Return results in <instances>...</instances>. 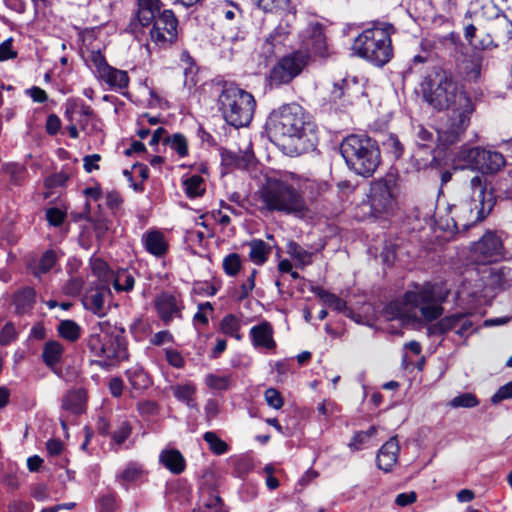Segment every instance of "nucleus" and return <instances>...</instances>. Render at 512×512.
Listing matches in <instances>:
<instances>
[{"label": "nucleus", "instance_id": "obj_1", "mask_svg": "<svg viewBox=\"0 0 512 512\" xmlns=\"http://www.w3.org/2000/svg\"><path fill=\"white\" fill-rule=\"evenodd\" d=\"M268 138L285 155L294 157L316 150L319 129L299 104H283L273 109L265 122Z\"/></svg>", "mask_w": 512, "mask_h": 512}, {"label": "nucleus", "instance_id": "obj_2", "mask_svg": "<svg viewBox=\"0 0 512 512\" xmlns=\"http://www.w3.org/2000/svg\"><path fill=\"white\" fill-rule=\"evenodd\" d=\"M424 100L435 110L474 112L473 101L462 85L456 82L451 72L436 68L421 83Z\"/></svg>", "mask_w": 512, "mask_h": 512}, {"label": "nucleus", "instance_id": "obj_3", "mask_svg": "<svg viewBox=\"0 0 512 512\" xmlns=\"http://www.w3.org/2000/svg\"><path fill=\"white\" fill-rule=\"evenodd\" d=\"M86 346L93 356L99 358L95 363L103 369L117 367L129 359L126 330L117 323L98 322L91 328Z\"/></svg>", "mask_w": 512, "mask_h": 512}, {"label": "nucleus", "instance_id": "obj_4", "mask_svg": "<svg viewBox=\"0 0 512 512\" xmlns=\"http://www.w3.org/2000/svg\"><path fill=\"white\" fill-rule=\"evenodd\" d=\"M397 33V28L389 22L376 20L364 29L354 40L353 53L372 64L382 68L394 56L391 36Z\"/></svg>", "mask_w": 512, "mask_h": 512}, {"label": "nucleus", "instance_id": "obj_5", "mask_svg": "<svg viewBox=\"0 0 512 512\" xmlns=\"http://www.w3.org/2000/svg\"><path fill=\"white\" fill-rule=\"evenodd\" d=\"M339 151L347 168L363 178L372 177L381 164L379 142L367 133L347 135L342 139Z\"/></svg>", "mask_w": 512, "mask_h": 512}, {"label": "nucleus", "instance_id": "obj_6", "mask_svg": "<svg viewBox=\"0 0 512 512\" xmlns=\"http://www.w3.org/2000/svg\"><path fill=\"white\" fill-rule=\"evenodd\" d=\"M259 193L261 202L270 212L298 216L308 211V206L299 187L287 178L266 177Z\"/></svg>", "mask_w": 512, "mask_h": 512}, {"label": "nucleus", "instance_id": "obj_7", "mask_svg": "<svg viewBox=\"0 0 512 512\" xmlns=\"http://www.w3.org/2000/svg\"><path fill=\"white\" fill-rule=\"evenodd\" d=\"M216 85L221 87L217 107L225 122L234 128L247 127L256 108V100L252 93L231 81L221 80Z\"/></svg>", "mask_w": 512, "mask_h": 512}, {"label": "nucleus", "instance_id": "obj_8", "mask_svg": "<svg viewBox=\"0 0 512 512\" xmlns=\"http://www.w3.org/2000/svg\"><path fill=\"white\" fill-rule=\"evenodd\" d=\"M396 186L397 174L391 171L371 182L368 194L371 217L381 219L392 214L397 204Z\"/></svg>", "mask_w": 512, "mask_h": 512}, {"label": "nucleus", "instance_id": "obj_9", "mask_svg": "<svg viewBox=\"0 0 512 512\" xmlns=\"http://www.w3.org/2000/svg\"><path fill=\"white\" fill-rule=\"evenodd\" d=\"M309 51L295 49L278 59L268 73L271 86L280 87L291 83L310 63Z\"/></svg>", "mask_w": 512, "mask_h": 512}, {"label": "nucleus", "instance_id": "obj_10", "mask_svg": "<svg viewBox=\"0 0 512 512\" xmlns=\"http://www.w3.org/2000/svg\"><path fill=\"white\" fill-rule=\"evenodd\" d=\"M85 65L92 71L95 78L100 83L106 84L110 90L120 91L129 85L128 73L109 65L100 49L91 51L89 59L85 60Z\"/></svg>", "mask_w": 512, "mask_h": 512}, {"label": "nucleus", "instance_id": "obj_11", "mask_svg": "<svg viewBox=\"0 0 512 512\" xmlns=\"http://www.w3.org/2000/svg\"><path fill=\"white\" fill-rule=\"evenodd\" d=\"M179 21L171 9H163L155 15L151 23L149 36L160 49L171 48L178 40Z\"/></svg>", "mask_w": 512, "mask_h": 512}, {"label": "nucleus", "instance_id": "obj_12", "mask_svg": "<svg viewBox=\"0 0 512 512\" xmlns=\"http://www.w3.org/2000/svg\"><path fill=\"white\" fill-rule=\"evenodd\" d=\"M473 112L465 109L451 111L447 119L437 128L438 146L448 149L450 146L462 141L470 125Z\"/></svg>", "mask_w": 512, "mask_h": 512}, {"label": "nucleus", "instance_id": "obj_13", "mask_svg": "<svg viewBox=\"0 0 512 512\" xmlns=\"http://www.w3.org/2000/svg\"><path fill=\"white\" fill-rule=\"evenodd\" d=\"M470 185L471 199L474 203V206L470 207V211L472 212L474 209L477 211L475 222H480L489 215L495 205L493 189H487L486 179L482 174L474 176L470 180Z\"/></svg>", "mask_w": 512, "mask_h": 512}, {"label": "nucleus", "instance_id": "obj_14", "mask_svg": "<svg viewBox=\"0 0 512 512\" xmlns=\"http://www.w3.org/2000/svg\"><path fill=\"white\" fill-rule=\"evenodd\" d=\"M476 261L481 264H489L505 259L504 246L501 238L492 231H487L477 242L472 245Z\"/></svg>", "mask_w": 512, "mask_h": 512}, {"label": "nucleus", "instance_id": "obj_15", "mask_svg": "<svg viewBox=\"0 0 512 512\" xmlns=\"http://www.w3.org/2000/svg\"><path fill=\"white\" fill-rule=\"evenodd\" d=\"M473 322L468 314L455 313L447 315L427 328V335L443 336L450 331H454L459 337H467L471 332Z\"/></svg>", "mask_w": 512, "mask_h": 512}, {"label": "nucleus", "instance_id": "obj_16", "mask_svg": "<svg viewBox=\"0 0 512 512\" xmlns=\"http://www.w3.org/2000/svg\"><path fill=\"white\" fill-rule=\"evenodd\" d=\"M153 303L157 316L165 325L175 318L182 319L184 303L180 294L162 291L156 295Z\"/></svg>", "mask_w": 512, "mask_h": 512}, {"label": "nucleus", "instance_id": "obj_17", "mask_svg": "<svg viewBox=\"0 0 512 512\" xmlns=\"http://www.w3.org/2000/svg\"><path fill=\"white\" fill-rule=\"evenodd\" d=\"M300 49L309 51L312 55L326 58L328 56V45L325 34V25L321 22H310L303 31V38Z\"/></svg>", "mask_w": 512, "mask_h": 512}, {"label": "nucleus", "instance_id": "obj_18", "mask_svg": "<svg viewBox=\"0 0 512 512\" xmlns=\"http://www.w3.org/2000/svg\"><path fill=\"white\" fill-rule=\"evenodd\" d=\"M136 5L128 25V30L132 33H136L139 28L149 27L163 6L160 0H136Z\"/></svg>", "mask_w": 512, "mask_h": 512}, {"label": "nucleus", "instance_id": "obj_19", "mask_svg": "<svg viewBox=\"0 0 512 512\" xmlns=\"http://www.w3.org/2000/svg\"><path fill=\"white\" fill-rule=\"evenodd\" d=\"M438 288L437 284L425 282L421 286H417L415 291H406L404 293V301L407 305L412 307H419L420 305L441 303L445 300V295L436 293Z\"/></svg>", "mask_w": 512, "mask_h": 512}, {"label": "nucleus", "instance_id": "obj_20", "mask_svg": "<svg viewBox=\"0 0 512 512\" xmlns=\"http://www.w3.org/2000/svg\"><path fill=\"white\" fill-rule=\"evenodd\" d=\"M485 150V148L480 146L470 147L463 145L453 159L454 168L478 171L481 161L484 160Z\"/></svg>", "mask_w": 512, "mask_h": 512}, {"label": "nucleus", "instance_id": "obj_21", "mask_svg": "<svg viewBox=\"0 0 512 512\" xmlns=\"http://www.w3.org/2000/svg\"><path fill=\"white\" fill-rule=\"evenodd\" d=\"M107 295H111L108 285L105 283L98 284L95 287H90L86 290L82 299V304L86 310L102 317L106 314L104 302Z\"/></svg>", "mask_w": 512, "mask_h": 512}, {"label": "nucleus", "instance_id": "obj_22", "mask_svg": "<svg viewBox=\"0 0 512 512\" xmlns=\"http://www.w3.org/2000/svg\"><path fill=\"white\" fill-rule=\"evenodd\" d=\"M376 126L377 123H374L372 129L378 132L379 138L376 140L379 142V147H382L385 156L393 162L400 160L404 155L405 146L399 136L396 133L381 131Z\"/></svg>", "mask_w": 512, "mask_h": 512}, {"label": "nucleus", "instance_id": "obj_23", "mask_svg": "<svg viewBox=\"0 0 512 512\" xmlns=\"http://www.w3.org/2000/svg\"><path fill=\"white\" fill-rule=\"evenodd\" d=\"M65 348L57 340H49L44 344L41 359L45 366L58 377L63 376L62 368L59 365L63 361Z\"/></svg>", "mask_w": 512, "mask_h": 512}, {"label": "nucleus", "instance_id": "obj_24", "mask_svg": "<svg viewBox=\"0 0 512 512\" xmlns=\"http://www.w3.org/2000/svg\"><path fill=\"white\" fill-rule=\"evenodd\" d=\"M358 90V81L355 77L343 78L333 83L330 99L334 103H340L341 105L351 104L354 98L357 97Z\"/></svg>", "mask_w": 512, "mask_h": 512}, {"label": "nucleus", "instance_id": "obj_25", "mask_svg": "<svg viewBox=\"0 0 512 512\" xmlns=\"http://www.w3.org/2000/svg\"><path fill=\"white\" fill-rule=\"evenodd\" d=\"M141 243L144 249L156 258L164 257L169 251V243L163 232L150 229L143 233Z\"/></svg>", "mask_w": 512, "mask_h": 512}, {"label": "nucleus", "instance_id": "obj_26", "mask_svg": "<svg viewBox=\"0 0 512 512\" xmlns=\"http://www.w3.org/2000/svg\"><path fill=\"white\" fill-rule=\"evenodd\" d=\"M291 34V26L286 20H281L279 24L268 34L263 44V50L269 56L275 55L278 50L284 46L286 40Z\"/></svg>", "mask_w": 512, "mask_h": 512}, {"label": "nucleus", "instance_id": "obj_27", "mask_svg": "<svg viewBox=\"0 0 512 512\" xmlns=\"http://www.w3.org/2000/svg\"><path fill=\"white\" fill-rule=\"evenodd\" d=\"M274 330L270 322L262 321L251 327L249 336L254 348H265L273 350L276 348V342L273 338Z\"/></svg>", "mask_w": 512, "mask_h": 512}, {"label": "nucleus", "instance_id": "obj_28", "mask_svg": "<svg viewBox=\"0 0 512 512\" xmlns=\"http://www.w3.org/2000/svg\"><path fill=\"white\" fill-rule=\"evenodd\" d=\"M482 60L480 52L462 54V59H457V69L465 80L477 82L481 76Z\"/></svg>", "mask_w": 512, "mask_h": 512}, {"label": "nucleus", "instance_id": "obj_29", "mask_svg": "<svg viewBox=\"0 0 512 512\" xmlns=\"http://www.w3.org/2000/svg\"><path fill=\"white\" fill-rule=\"evenodd\" d=\"M199 489L202 502L198 508L199 512H229L215 486L202 482Z\"/></svg>", "mask_w": 512, "mask_h": 512}, {"label": "nucleus", "instance_id": "obj_30", "mask_svg": "<svg viewBox=\"0 0 512 512\" xmlns=\"http://www.w3.org/2000/svg\"><path fill=\"white\" fill-rule=\"evenodd\" d=\"M399 445L396 437L390 438L378 450L376 455V465L378 469L384 472L392 471L398 460Z\"/></svg>", "mask_w": 512, "mask_h": 512}, {"label": "nucleus", "instance_id": "obj_31", "mask_svg": "<svg viewBox=\"0 0 512 512\" xmlns=\"http://www.w3.org/2000/svg\"><path fill=\"white\" fill-rule=\"evenodd\" d=\"M37 293L34 287L24 286L19 288L12 296V303L17 315L30 312L36 303Z\"/></svg>", "mask_w": 512, "mask_h": 512}, {"label": "nucleus", "instance_id": "obj_32", "mask_svg": "<svg viewBox=\"0 0 512 512\" xmlns=\"http://www.w3.org/2000/svg\"><path fill=\"white\" fill-rule=\"evenodd\" d=\"M159 463L174 475H179L186 469V460L176 448L163 449L159 454Z\"/></svg>", "mask_w": 512, "mask_h": 512}, {"label": "nucleus", "instance_id": "obj_33", "mask_svg": "<svg viewBox=\"0 0 512 512\" xmlns=\"http://www.w3.org/2000/svg\"><path fill=\"white\" fill-rule=\"evenodd\" d=\"M125 376L132 389L137 391L146 390L153 384L149 373L140 365H134L128 368L125 371Z\"/></svg>", "mask_w": 512, "mask_h": 512}, {"label": "nucleus", "instance_id": "obj_34", "mask_svg": "<svg viewBox=\"0 0 512 512\" xmlns=\"http://www.w3.org/2000/svg\"><path fill=\"white\" fill-rule=\"evenodd\" d=\"M435 144L438 145L437 136L435 137L431 130L425 128L424 126H420L416 135L417 152L416 155H414L412 158H418L417 155L422 152L429 153L431 156L434 155Z\"/></svg>", "mask_w": 512, "mask_h": 512}, {"label": "nucleus", "instance_id": "obj_35", "mask_svg": "<svg viewBox=\"0 0 512 512\" xmlns=\"http://www.w3.org/2000/svg\"><path fill=\"white\" fill-rule=\"evenodd\" d=\"M505 163V158L501 153L485 150L484 160L481 161L478 172L482 175L495 174L505 165Z\"/></svg>", "mask_w": 512, "mask_h": 512}, {"label": "nucleus", "instance_id": "obj_36", "mask_svg": "<svg viewBox=\"0 0 512 512\" xmlns=\"http://www.w3.org/2000/svg\"><path fill=\"white\" fill-rule=\"evenodd\" d=\"M298 187L303 197H307L311 203H314L318 201L331 186L326 181L306 180L301 187Z\"/></svg>", "mask_w": 512, "mask_h": 512}, {"label": "nucleus", "instance_id": "obj_37", "mask_svg": "<svg viewBox=\"0 0 512 512\" xmlns=\"http://www.w3.org/2000/svg\"><path fill=\"white\" fill-rule=\"evenodd\" d=\"M443 161L435 155H432L431 159L424 160L423 158L414 157V167L419 170H425L431 168L440 173L441 184H447L452 178V172L450 170H442Z\"/></svg>", "mask_w": 512, "mask_h": 512}, {"label": "nucleus", "instance_id": "obj_38", "mask_svg": "<svg viewBox=\"0 0 512 512\" xmlns=\"http://www.w3.org/2000/svg\"><path fill=\"white\" fill-rule=\"evenodd\" d=\"M221 165L228 170L245 169L248 166L246 156L241 152H233L224 147L219 148Z\"/></svg>", "mask_w": 512, "mask_h": 512}, {"label": "nucleus", "instance_id": "obj_39", "mask_svg": "<svg viewBox=\"0 0 512 512\" xmlns=\"http://www.w3.org/2000/svg\"><path fill=\"white\" fill-rule=\"evenodd\" d=\"M377 427L371 425L367 430L354 432L350 442L347 444L350 452L355 453L369 447L371 438L376 436Z\"/></svg>", "mask_w": 512, "mask_h": 512}, {"label": "nucleus", "instance_id": "obj_40", "mask_svg": "<svg viewBox=\"0 0 512 512\" xmlns=\"http://www.w3.org/2000/svg\"><path fill=\"white\" fill-rule=\"evenodd\" d=\"M250 247L249 258L256 265H263L268 260L269 245L262 239H252L247 243Z\"/></svg>", "mask_w": 512, "mask_h": 512}, {"label": "nucleus", "instance_id": "obj_41", "mask_svg": "<svg viewBox=\"0 0 512 512\" xmlns=\"http://www.w3.org/2000/svg\"><path fill=\"white\" fill-rule=\"evenodd\" d=\"M252 4L265 13L295 10L292 0H251Z\"/></svg>", "mask_w": 512, "mask_h": 512}, {"label": "nucleus", "instance_id": "obj_42", "mask_svg": "<svg viewBox=\"0 0 512 512\" xmlns=\"http://www.w3.org/2000/svg\"><path fill=\"white\" fill-rule=\"evenodd\" d=\"M182 186L185 195L189 199L201 197L206 191L204 179L200 175H192L190 177L183 178Z\"/></svg>", "mask_w": 512, "mask_h": 512}, {"label": "nucleus", "instance_id": "obj_43", "mask_svg": "<svg viewBox=\"0 0 512 512\" xmlns=\"http://www.w3.org/2000/svg\"><path fill=\"white\" fill-rule=\"evenodd\" d=\"M163 144L169 146L179 158H184L189 154L188 140L180 132L168 135L163 139Z\"/></svg>", "mask_w": 512, "mask_h": 512}, {"label": "nucleus", "instance_id": "obj_44", "mask_svg": "<svg viewBox=\"0 0 512 512\" xmlns=\"http://www.w3.org/2000/svg\"><path fill=\"white\" fill-rule=\"evenodd\" d=\"M510 273L511 269L505 266L491 269L489 274V281L491 286L500 290H504L510 287L512 282Z\"/></svg>", "mask_w": 512, "mask_h": 512}, {"label": "nucleus", "instance_id": "obj_45", "mask_svg": "<svg viewBox=\"0 0 512 512\" xmlns=\"http://www.w3.org/2000/svg\"><path fill=\"white\" fill-rule=\"evenodd\" d=\"M241 322L235 314L225 315L219 324L220 331L226 336L235 338L236 340L242 339V334L239 333Z\"/></svg>", "mask_w": 512, "mask_h": 512}, {"label": "nucleus", "instance_id": "obj_46", "mask_svg": "<svg viewBox=\"0 0 512 512\" xmlns=\"http://www.w3.org/2000/svg\"><path fill=\"white\" fill-rule=\"evenodd\" d=\"M232 475L243 479L255 468L254 460L250 455L244 454L233 459Z\"/></svg>", "mask_w": 512, "mask_h": 512}, {"label": "nucleus", "instance_id": "obj_47", "mask_svg": "<svg viewBox=\"0 0 512 512\" xmlns=\"http://www.w3.org/2000/svg\"><path fill=\"white\" fill-rule=\"evenodd\" d=\"M58 335L69 341L76 342L81 336V327L74 320H62L57 326Z\"/></svg>", "mask_w": 512, "mask_h": 512}, {"label": "nucleus", "instance_id": "obj_48", "mask_svg": "<svg viewBox=\"0 0 512 512\" xmlns=\"http://www.w3.org/2000/svg\"><path fill=\"white\" fill-rule=\"evenodd\" d=\"M143 474V466L137 462L130 461L121 472L117 473L116 478L123 482L132 483L139 480Z\"/></svg>", "mask_w": 512, "mask_h": 512}, {"label": "nucleus", "instance_id": "obj_49", "mask_svg": "<svg viewBox=\"0 0 512 512\" xmlns=\"http://www.w3.org/2000/svg\"><path fill=\"white\" fill-rule=\"evenodd\" d=\"M62 408L74 415H80L84 410L81 394L76 391L67 393L62 399Z\"/></svg>", "mask_w": 512, "mask_h": 512}, {"label": "nucleus", "instance_id": "obj_50", "mask_svg": "<svg viewBox=\"0 0 512 512\" xmlns=\"http://www.w3.org/2000/svg\"><path fill=\"white\" fill-rule=\"evenodd\" d=\"M3 170L9 176L10 185L22 186L25 183L27 170L24 166L16 163H9L4 165Z\"/></svg>", "mask_w": 512, "mask_h": 512}, {"label": "nucleus", "instance_id": "obj_51", "mask_svg": "<svg viewBox=\"0 0 512 512\" xmlns=\"http://www.w3.org/2000/svg\"><path fill=\"white\" fill-rule=\"evenodd\" d=\"M196 393V388L193 384H183V385H176L173 387V395L174 397L182 402L185 403L188 407H194L195 403L193 400V396Z\"/></svg>", "mask_w": 512, "mask_h": 512}, {"label": "nucleus", "instance_id": "obj_52", "mask_svg": "<svg viewBox=\"0 0 512 512\" xmlns=\"http://www.w3.org/2000/svg\"><path fill=\"white\" fill-rule=\"evenodd\" d=\"M203 439L215 455H223L229 451V445L213 431L205 432Z\"/></svg>", "mask_w": 512, "mask_h": 512}, {"label": "nucleus", "instance_id": "obj_53", "mask_svg": "<svg viewBox=\"0 0 512 512\" xmlns=\"http://www.w3.org/2000/svg\"><path fill=\"white\" fill-rule=\"evenodd\" d=\"M205 384L214 391H228L231 387V376L209 373L205 377Z\"/></svg>", "mask_w": 512, "mask_h": 512}, {"label": "nucleus", "instance_id": "obj_54", "mask_svg": "<svg viewBox=\"0 0 512 512\" xmlns=\"http://www.w3.org/2000/svg\"><path fill=\"white\" fill-rule=\"evenodd\" d=\"M57 256L54 250H46L39 259L38 265L33 272L34 276L40 277L41 274L48 273L55 265Z\"/></svg>", "mask_w": 512, "mask_h": 512}, {"label": "nucleus", "instance_id": "obj_55", "mask_svg": "<svg viewBox=\"0 0 512 512\" xmlns=\"http://www.w3.org/2000/svg\"><path fill=\"white\" fill-rule=\"evenodd\" d=\"M133 432V426L128 420H123L118 427L110 434L111 441L121 446L128 440Z\"/></svg>", "mask_w": 512, "mask_h": 512}, {"label": "nucleus", "instance_id": "obj_56", "mask_svg": "<svg viewBox=\"0 0 512 512\" xmlns=\"http://www.w3.org/2000/svg\"><path fill=\"white\" fill-rule=\"evenodd\" d=\"M287 252L293 259L299 261L302 266L311 263L312 253L305 250L295 241H290L288 243Z\"/></svg>", "mask_w": 512, "mask_h": 512}, {"label": "nucleus", "instance_id": "obj_57", "mask_svg": "<svg viewBox=\"0 0 512 512\" xmlns=\"http://www.w3.org/2000/svg\"><path fill=\"white\" fill-rule=\"evenodd\" d=\"M223 271L227 276L235 277L241 270L242 262L238 253L226 255L222 262Z\"/></svg>", "mask_w": 512, "mask_h": 512}, {"label": "nucleus", "instance_id": "obj_58", "mask_svg": "<svg viewBox=\"0 0 512 512\" xmlns=\"http://www.w3.org/2000/svg\"><path fill=\"white\" fill-rule=\"evenodd\" d=\"M256 274L257 270L253 269L247 280L242 283L239 288L234 289L232 297H234L238 302H242L248 298L250 292L254 289Z\"/></svg>", "mask_w": 512, "mask_h": 512}, {"label": "nucleus", "instance_id": "obj_59", "mask_svg": "<svg viewBox=\"0 0 512 512\" xmlns=\"http://www.w3.org/2000/svg\"><path fill=\"white\" fill-rule=\"evenodd\" d=\"M89 221L92 223L95 237L98 240H103L112 226V221L102 215L95 216L89 219Z\"/></svg>", "mask_w": 512, "mask_h": 512}, {"label": "nucleus", "instance_id": "obj_60", "mask_svg": "<svg viewBox=\"0 0 512 512\" xmlns=\"http://www.w3.org/2000/svg\"><path fill=\"white\" fill-rule=\"evenodd\" d=\"M449 405L453 408H474L479 405V400L475 394L465 392L455 396Z\"/></svg>", "mask_w": 512, "mask_h": 512}, {"label": "nucleus", "instance_id": "obj_61", "mask_svg": "<svg viewBox=\"0 0 512 512\" xmlns=\"http://www.w3.org/2000/svg\"><path fill=\"white\" fill-rule=\"evenodd\" d=\"M97 512H117L118 503L116 494L109 492L101 495L96 501Z\"/></svg>", "mask_w": 512, "mask_h": 512}, {"label": "nucleus", "instance_id": "obj_62", "mask_svg": "<svg viewBox=\"0 0 512 512\" xmlns=\"http://www.w3.org/2000/svg\"><path fill=\"white\" fill-rule=\"evenodd\" d=\"M71 175L69 172L62 169L59 172L53 173L44 179V187L46 189H55L58 187H65Z\"/></svg>", "mask_w": 512, "mask_h": 512}, {"label": "nucleus", "instance_id": "obj_63", "mask_svg": "<svg viewBox=\"0 0 512 512\" xmlns=\"http://www.w3.org/2000/svg\"><path fill=\"white\" fill-rule=\"evenodd\" d=\"M90 266L92 274L100 281L106 282L108 280L111 270L106 261L101 258L92 257L90 259Z\"/></svg>", "mask_w": 512, "mask_h": 512}, {"label": "nucleus", "instance_id": "obj_64", "mask_svg": "<svg viewBox=\"0 0 512 512\" xmlns=\"http://www.w3.org/2000/svg\"><path fill=\"white\" fill-rule=\"evenodd\" d=\"M494 35L498 40H502L504 42L510 41L512 39V21L507 19L506 16L501 19L497 23Z\"/></svg>", "mask_w": 512, "mask_h": 512}]
</instances>
